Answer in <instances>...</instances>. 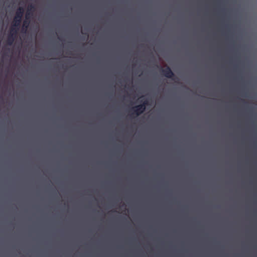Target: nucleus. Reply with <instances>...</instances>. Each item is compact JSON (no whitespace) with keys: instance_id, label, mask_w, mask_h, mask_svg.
<instances>
[{"instance_id":"4","label":"nucleus","mask_w":257,"mask_h":257,"mask_svg":"<svg viewBox=\"0 0 257 257\" xmlns=\"http://www.w3.org/2000/svg\"><path fill=\"white\" fill-rule=\"evenodd\" d=\"M162 72L166 77L168 78H172L174 76V73L168 66H167L164 69H162Z\"/></svg>"},{"instance_id":"1","label":"nucleus","mask_w":257,"mask_h":257,"mask_svg":"<svg viewBox=\"0 0 257 257\" xmlns=\"http://www.w3.org/2000/svg\"><path fill=\"white\" fill-rule=\"evenodd\" d=\"M24 10L23 7H19L16 11V15L14 17V26H17V27H20L22 19L24 15Z\"/></svg>"},{"instance_id":"2","label":"nucleus","mask_w":257,"mask_h":257,"mask_svg":"<svg viewBox=\"0 0 257 257\" xmlns=\"http://www.w3.org/2000/svg\"><path fill=\"white\" fill-rule=\"evenodd\" d=\"M147 101L145 100L143 103L136 105L133 107L132 109L133 111L132 114H134L136 116H139L142 114L145 110L146 106L147 104Z\"/></svg>"},{"instance_id":"5","label":"nucleus","mask_w":257,"mask_h":257,"mask_svg":"<svg viewBox=\"0 0 257 257\" xmlns=\"http://www.w3.org/2000/svg\"><path fill=\"white\" fill-rule=\"evenodd\" d=\"M16 37L13 33H10L7 41L8 45L11 46L13 44Z\"/></svg>"},{"instance_id":"6","label":"nucleus","mask_w":257,"mask_h":257,"mask_svg":"<svg viewBox=\"0 0 257 257\" xmlns=\"http://www.w3.org/2000/svg\"><path fill=\"white\" fill-rule=\"evenodd\" d=\"M19 27H17V26H14V23H13L12 26L10 29V33H13L14 35L16 36L17 35L18 33V31L19 30Z\"/></svg>"},{"instance_id":"3","label":"nucleus","mask_w":257,"mask_h":257,"mask_svg":"<svg viewBox=\"0 0 257 257\" xmlns=\"http://www.w3.org/2000/svg\"><path fill=\"white\" fill-rule=\"evenodd\" d=\"M32 10H33V11L35 10V7L33 5H30L28 7V11L26 14V20H25L23 23V26L25 27L26 30L27 29V28H28V26L29 25V22L27 21V20H28L30 18V16L31 15L30 11Z\"/></svg>"}]
</instances>
